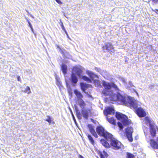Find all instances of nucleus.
I'll list each match as a JSON object with an SVG mask.
<instances>
[{
	"label": "nucleus",
	"mask_w": 158,
	"mask_h": 158,
	"mask_svg": "<svg viewBox=\"0 0 158 158\" xmlns=\"http://www.w3.org/2000/svg\"><path fill=\"white\" fill-rule=\"evenodd\" d=\"M74 93L78 98V99H82L83 98V96L80 92L77 90H75Z\"/></svg>",
	"instance_id": "nucleus-14"
},
{
	"label": "nucleus",
	"mask_w": 158,
	"mask_h": 158,
	"mask_svg": "<svg viewBox=\"0 0 158 158\" xmlns=\"http://www.w3.org/2000/svg\"><path fill=\"white\" fill-rule=\"evenodd\" d=\"M56 2H57L59 4H61L62 3L61 2L60 0H55Z\"/></svg>",
	"instance_id": "nucleus-30"
},
{
	"label": "nucleus",
	"mask_w": 158,
	"mask_h": 158,
	"mask_svg": "<svg viewBox=\"0 0 158 158\" xmlns=\"http://www.w3.org/2000/svg\"><path fill=\"white\" fill-rule=\"evenodd\" d=\"M96 131L99 135L103 136L106 139L108 137L110 138L111 137V134L106 131L102 126L97 127L96 128Z\"/></svg>",
	"instance_id": "nucleus-7"
},
{
	"label": "nucleus",
	"mask_w": 158,
	"mask_h": 158,
	"mask_svg": "<svg viewBox=\"0 0 158 158\" xmlns=\"http://www.w3.org/2000/svg\"><path fill=\"white\" fill-rule=\"evenodd\" d=\"M102 84L105 89L102 91V93L105 96H109V100L114 102L118 101L122 104L134 109L136 108L138 105H139L140 103L134 98L130 97L126 98L123 96V92L114 83L103 81Z\"/></svg>",
	"instance_id": "nucleus-1"
},
{
	"label": "nucleus",
	"mask_w": 158,
	"mask_h": 158,
	"mask_svg": "<svg viewBox=\"0 0 158 158\" xmlns=\"http://www.w3.org/2000/svg\"><path fill=\"white\" fill-rule=\"evenodd\" d=\"M97 71L99 72H101V70L99 69H97Z\"/></svg>",
	"instance_id": "nucleus-40"
},
{
	"label": "nucleus",
	"mask_w": 158,
	"mask_h": 158,
	"mask_svg": "<svg viewBox=\"0 0 158 158\" xmlns=\"http://www.w3.org/2000/svg\"><path fill=\"white\" fill-rule=\"evenodd\" d=\"M129 83L131 86L132 87L134 86L131 82L129 81Z\"/></svg>",
	"instance_id": "nucleus-34"
},
{
	"label": "nucleus",
	"mask_w": 158,
	"mask_h": 158,
	"mask_svg": "<svg viewBox=\"0 0 158 158\" xmlns=\"http://www.w3.org/2000/svg\"><path fill=\"white\" fill-rule=\"evenodd\" d=\"M135 92L137 94V95L138 96V93H137V92H136V91H135Z\"/></svg>",
	"instance_id": "nucleus-48"
},
{
	"label": "nucleus",
	"mask_w": 158,
	"mask_h": 158,
	"mask_svg": "<svg viewBox=\"0 0 158 158\" xmlns=\"http://www.w3.org/2000/svg\"><path fill=\"white\" fill-rule=\"evenodd\" d=\"M100 157H101V158H105V157H104V156L102 154H100Z\"/></svg>",
	"instance_id": "nucleus-36"
},
{
	"label": "nucleus",
	"mask_w": 158,
	"mask_h": 158,
	"mask_svg": "<svg viewBox=\"0 0 158 158\" xmlns=\"http://www.w3.org/2000/svg\"><path fill=\"white\" fill-rule=\"evenodd\" d=\"M65 34H66V35L67 36V37L69 39H70V38L69 37V35H68V34L67 32V31H66L65 32Z\"/></svg>",
	"instance_id": "nucleus-37"
},
{
	"label": "nucleus",
	"mask_w": 158,
	"mask_h": 158,
	"mask_svg": "<svg viewBox=\"0 0 158 158\" xmlns=\"http://www.w3.org/2000/svg\"><path fill=\"white\" fill-rule=\"evenodd\" d=\"M157 11H158V10H157Z\"/></svg>",
	"instance_id": "nucleus-50"
},
{
	"label": "nucleus",
	"mask_w": 158,
	"mask_h": 158,
	"mask_svg": "<svg viewBox=\"0 0 158 158\" xmlns=\"http://www.w3.org/2000/svg\"><path fill=\"white\" fill-rule=\"evenodd\" d=\"M104 154H105V156H106L107 155V154L106 153V152H105V151H103Z\"/></svg>",
	"instance_id": "nucleus-38"
},
{
	"label": "nucleus",
	"mask_w": 158,
	"mask_h": 158,
	"mask_svg": "<svg viewBox=\"0 0 158 158\" xmlns=\"http://www.w3.org/2000/svg\"><path fill=\"white\" fill-rule=\"evenodd\" d=\"M94 83L95 86L97 87H98L100 85L99 81L98 80H95L94 81Z\"/></svg>",
	"instance_id": "nucleus-24"
},
{
	"label": "nucleus",
	"mask_w": 158,
	"mask_h": 158,
	"mask_svg": "<svg viewBox=\"0 0 158 158\" xmlns=\"http://www.w3.org/2000/svg\"><path fill=\"white\" fill-rule=\"evenodd\" d=\"M64 50H63L61 48H60V49H59V51L63 55H64Z\"/></svg>",
	"instance_id": "nucleus-27"
},
{
	"label": "nucleus",
	"mask_w": 158,
	"mask_h": 158,
	"mask_svg": "<svg viewBox=\"0 0 158 158\" xmlns=\"http://www.w3.org/2000/svg\"><path fill=\"white\" fill-rule=\"evenodd\" d=\"M17 79H18V81H20L21 79H20V77L19 76H18V77H17Z\"/></svg>",
	"instance_id": "nucleus-35"
},
{
	"label": "nucleus",
	"mask_w": 158,
	"mask_h": 158,
	"mask_svg": "<svg viewBox=\"0 0 158 158\" xmlns=\"http://www.w3.org/2000/svg\"><path fill=\"white\" fill-rule=\"evenodd\" d=\"M127 158H134V156L132 154L127 152Z\"/></svg>",
	"instance_id": "nucleus-23"
},
{
	"label": "nucleus",
	"mask_w": 158,
	"mask_h": 158,
	"mask_svg": "<svg viewBox=\"0 0 158 158\" xmlns=\"http://www.w3.org/2000/svg\"><path fill=\"white\" fill-rule=\"evenodd\" d=\"M104 114L107 116L106 118L108 121L110 123L113 125L116 124L115 120L114 118H109L108 115L109 114H114L115 111L114 108L112 107H107L104 111Z\"/></svg>",
	"instance_id": "nucleus-3"
},
{
	"label": "nucleus",
	"mask_w": 158,
	"mask_h": 158,
	"mask_svg": "<svg viewBox=\"0 0 158 158\" xmlns=\"http://www.w3.org/2000/svg\"><path fill=\"white\" fill-rule=\"evenodd\" d=\"M144 123H146L150 127V131L152 136L154 137L156 134V127L152 123V121L150 118L148 117H146L143 121Z\"/></svg>",
	"instance_id": "nucleus-4"
},
{
	"label": "nucleus",
	"mask_w": 158,
	"mask_h": 158,
	"mask_svg": "<svg viewBox=\"0 0 158 158\" xmlns=\"http://www.w3.org/2000/svg\"><path fill=\"white\" fill-rule=\"evenodd\" d=\"M100 142L102 145L106 148H109L110 145L108 143L105 139H102L100 140Z\"/></svg>",
	"instance_id": "nucleus-16"
},
{
	"label": "nucleus",
	"mask_w": 158,
	"mask_h": 158,
	"mask_svg": "<svg viewBox=\"0 0 158 158\" xmlns=\"http://www.w3.org/2000/svg\"><path fill=\"white\" fill-rule=\"evenodd\" d=\"M31 29V31H32L34 33V31H33V28H32H32H30Z\"/></svg>",
	"instance_id": "nucleus-41"
},
{
	"label": "nucleus",
	"mask_w": 158,
	"mask_h": 158,
	"mask_svg": "<svg viewBox=\"0 0 158 158\" xmlns=\"http://www.w3.org/2000/svg\"><path fill=\"white\" fill-rule=\"evenodd\" d=\"M28 23V26L30 27V28H32V26L31 25V23L30 22H29Z\"/></svg>",
	"instance_id": "nucleus-32"
},
{
	"label": "nucleus",
	"mask_w": 158,
	"mask_h": 158,
	"mask_svg": "<svg viewBox=\"0 0 158 158\" xmlns=\"http://www.w3.org/2000/svg\"><path fill=\"white\" fill-rule=\"evenodd\" d=\"M71 114H72V116H73V117H74V116L73 115V113L72 112H71Z\"/></svg>",
	"instance_id": "nucleus-47"
},
{
	"label": "nucleus",
	"mask_w": 158,
	"mask_h": 158,
	"mask_svg": "<svg viewBox=\"0 0 158 158\" xmlns=\"http://www.w3.org/2000/svg\"><path fill=\"white\" fill-rule=\"evenodd\" d=\"M90 112V110L89 109H83L81 110V114L84 118L87 119L89 116V114Z\"/></svg>",
	"instance_id": "nucleus-12"
},
{
	"label": "nucleus",
	"mask_w": 158,
	"mask_h": 158,
	"mask_svg": "<svg viewBox=\"0 0 158 158\" xmlns=\"http://www.w3.org/2000/svg\"><path fill=\"white\" fill-rule=\"evenodd\" d=\"M89 131L95 137L97 138L98 135L97 133H96L95 131L94 130V128H93V127L91 125H89Z\"/></svg>",
	"instance_id": "nucleus-13"
},
{
	"label": "nucleus",
	"mask_w": 158,
	"mask_h": 158,
	"mask_svg": "<svg viewBox=\"0 0 158 158\" xmlns=\"http://www.w3.org/2000/svg\"><path fill=\"white\" fill-rule=\"evenodd\" d=\"M88 95V97L89 98H92V96L91 95Z\"/></svg>",
	"instance_id": "nucleus-42"
},
{
	"label": "nucleus",
	"mask_w": 158,
	"mask_h": 158,
	"mask_svg": "<svg viewBox=\"0 0 158 158\" xmlns=\"http://www.w3.org/2000/svg\"><path fill=\"white\" fill-rule=\"evenodd\" d=\"M157 141L158 143V137L157 139ZM150 144L151 147L154 149H158V144L154 140L151 139L150 141Z\"/></svg>",
	"instance_id": "nucleus-11"
},
{
	"label": "nucleus",
	"mask_w": 158,
	"mask_h": 158,
	"mask_svg": "<svg viewBox=\"0 0 158 158\" xmlns=\"http://www.w3.org/2000/svg\"><path fill=\"white\" fill-rule=\"evenodd\" d=\"M81 89L83 91L86 90L88 87V85L84 83H80Z\"/></svg>",
	"instance_id": "nucleus-18"
},
{
	"label": "nucleus",
	"mask_w": 158,
	"mask_h": 158,
	"mask_svg": "<svg viewBox=\"0 0 158 158\" xmlns=\"http://www.w3.org/2000/svg\"><path fill=\"white\" fill-rule=\"evenodd\" d=\"M153 3L156 4L158 3V0H151Z\"/></svg>",
	"instance_id": "nucleus-31"
},
{
	"label": "nucleus",
	"mask_w": 158,
	"mask_h": 158,
	"mask_svg": "<svg viewBox=\"0 0 158 158\" xmlns=\"http://www.w3.org/2000/svg\"><path fill=\"white\" fill-rule=\"evenodd\" d=\"M103 50H106L109 52L114 53V50L112 44L110 43H107L104 46L102 47Z\"/></svg>",
	"instance_id": "nucleus-9"
},
{
	"label": "nucleus",
	"mask_w": 158,
	"mask_h": 158,
	"mask_svg": "<svg viewBox=\"0 0 158 158\" xmlns=\"http://www.w3.org/2000/svg\"><path fill=\"white\" fill-rule=\"evenodd\" d=\"M77 102L80 106L82 109L84 108L85 104L83 100L82 99H78Z\"/></svg>",
	"instance_id": "nucleus-15"
},
{
	"label": "nucleus",
	"mask_w": 158,
	"mask_h": 158,
	"mask_svg": "<svg viewBox=\"0 0 158 158\" xmlns=\"http://www.w3.org/2000/svg\"><path fill=\"white\" fill-rule=\"evenodd\" d=\"M118 125L120 128V130H122L123 129V126L122 124L121 123L119 122H118Z\"/></svg>",
	"instance_id": "nucleus-25"
},
{
	"label": "nucleus",
	"mask_w": 158,
	"mask_h": 158,
	"mask_svg": "<svg viewBox=\"0 0 158 158\" xmlns=\"http://www.w3.org/2000/svg\"><path fill=\"white\" fill-rule=\"evenodd\" d=\"M122 81L123 83H124L125 82V80L124 79H123Z\"/></svg>",
	"instance_id": "nucleus-43"
},
{
	"label": "nucleus",
	"mask_w": 158,
	"mask_h": 158,
	"mask_svg": "<svg viewBox=\"0 0 158 158\" xmlns=\"http://www.w3.org/2000/svg\"><path fill=\"white\" fill-rule=\"evenodd\" d=\"M133 131V128L131 127H128L125 130V134L129 141L131 142L133 141L132 134Z\"/></svg>",
	"instance_id": "nucleus-8"
},
{
	"label": "nucleus",
	"mask_w": 158,
	"mask_h": 158,
	"mask_svg": "<svg viewBox=\"0 0 158 158\" xmlns=\"http://www.w3.org/2000/svg\"><path fill=\"white\" fill-rule=\"evenodd\" d=\"M135 110L137 114L140 117H144L146 115L145 111L141 108H138Z\"/></svg>",
	"instance_id": "nucleus-10"
},
{
	"label": "nucleus",
	"mask_w": 158,
	"mask_h": 158,
	"mask_svg": "<svg viewBox=\"0 0 158 158\" xmlns=\"http://www.w3.org/2000/svg\"><path fill=\"white\" fill-rule=\"evenodd\" d=\"M73 120H74V121L75 122V123H76V120H75V118L74 117H73Z\"/></svg>",
	"instance_id": "nucleus-44"
},
{
	"label": "nucleus",
	"mask_w": 158,
	"mask_h": 158,
	"mask_svg": "<svg viewBox=\"0 0 158 158\" xmlns=\"http://www.w3.org/2000/svg\"><path fill=\"white\" fill-rule=\"evenodd\" d=\"M56 84L60 88L61 87H62V85L61 84V82L56 77Z\"/></svg>",
	"instance_id": "nucleus-21"
},
{
	"label": "nucleus",
	"mask_w": 158,
	"mask_h": 158,
	"mask_svg": "<svg viewBox=\"0 0 158 158\" xmlns=\"http://www.w3.org/2000/svg\"><path fill=\"white\" fill-rule=\"evenodd\" d=\"M57 47L59 49H60V48L58 46V45H57Z\"/></svg>",
	"instance_id": "nucleus-45"
},
{
	"label": "nucleus",
	"mask_w": 158,
	"mask_h": 158,
	"mask_svg": "<svg viewBox=\"0 0 158 158\" xmlns=\"http://www.w3.org/2000/svg\"><path fill=\"white\" fill-rule=\"evenodd\" d=\"M68 92L69 93V94L72 96V92H71V91L70 90H68Z\"/></svg>",
	"instance_id": "nucleus-33"
},
{
	"label": "nucleus",
	"mask_w": 158,
	"mask_h": 158,
	"mask_svg": "<svg viewBox=\"0 0 158 158\" xmlns=\"http://www.w3.org/2000/svg\"><path fill=\"white\" fill-rule=\"evenodd\" d=\"M115 116L116 118L121 121L124 125H129L130 123V121L128 119L127 117L119 112H116Z\"/></svg>",
	"instance_id": "nucleus-5"
},
{
	"label": "nucleus",
	"mask_w": 158,
	"mask_h": 158,
	"mask_svg": "<svg viewBox=\"0 0 158 158\" xmlns=\"http://www.w3.org/2000/svg\"><path fill=\"white\" fill-rule=\"evenodd\" d=\"M61 69L64 74L66 73L67 71V67L66 65L62 64L61 66Z\"/></svg>",
	"instance_id": "nucleus-17"
},
{
	"label": "nucleus",
	"mask_w": 158,
	"mask_h": 158,
	"mask_svg": "<svg viewBox=\"0 0 158 158\" xmlns=\"http://www.w3.org/2000/svg\"><path fill=\"white\" fill-rule=\"evenodd\" d=\"M24 92L25 93H27V94H29L30 93H31L30 87L28 86L27 87L26 89L24 91Z\"/></svg>",
	"instance_id": "nucleus-22"
},
{
	"label": "nucleus",
	"mask_w": 158,
	"mask_h": 158,
	"mask_svg": "<svg viewBox=\"0 0 158 158\" xmlns=\"http://www.w3.org/2000/svg\"><path fill=\"white\" fill-rule=\"evenodd\" d=\"M79 158H84V157L81 155H79Z\"/></svg>",
	"instance_id": "nucleus-39"
},
{
	"label": "nucleus",
	"mask_w": 158,
	"mask_h": 158,
	"mask_svg": "<svg viewBox=\"0 0 158 158\" xmlns=\"http://www.w3.org/2000/svg\"><path fill=\"white\" fill-rule=\"evenodd\" d=\"M86 73L89 76L90 78L92 80L93 79L94 76H97L94 74L92 72L89 71H87Z\"/></svg>",
	"instance_id": "nucleus-19"
},
{
	"label": "nucleus",
	"mask_w": 158,
	"mask_h": 158,
	"mask_svg": "<svg viewBox=\"0 0 158 158\" xmlns=\"http://www.w3.org/2000/svg\"><path fill=\"white\" fill-rule=\"evenodd\" d=\"M32 18H34V17L33 16H32Z\"/></svg>",
	"instance_id": "nucleus-49"
},
{
	"label": "nucleus",
	"mask_w": 158,
	"mask_h": 158,
	"mask_svg": "<svg viewBox=\"0 0 158 158\" xmlns=\"http://www.w3.org/2000/svg\"><path fill=\"white\" fill-rule=\"evenodd\" d=\"M45 120L48 122L50 124L51 122V120L49 116H48V118Z\"/></svg>",
	"instance_id": "nucleus-26"
},
{
	"label": "nucleus",
	"mask_w": 158,
	"mask_h": 158,
	"mask_svg": "<svg viewBox=\"0 0 158 158\" xmlns=\"http://www.w3.org/2000/svg\"><path fill=\"white\" fill-rule=\"evenodd\" d=\"M61 27L62 29L65 32L66 31H67L65 28V27H64V26L63 25V24L62 23V24L61 25Z\"/></svg>",
	"instance_id": "nucleus-28"
},
{
	"label": "nucleus",
	"mask_w": 158,
	"mask_h": 158,
	"mask_svg": "<svg viewBox=\"0 0 158 158\" xmlns=\"http://www.w3.org/2000/svg\"><path fill=\"white\" fill-rule=\"evenodd\" d=\"M26 19H27V22L28 23H29V22H30V21L28 20V19H27V18H26Z\"/></svg>",
	"instance_id": "nucleus-46"
},
{
	"label": "nucleus",
	"mask_w": 158,
	"mask_h": 158,
	"mask_svg": "<svg viewBox=\"0 0 158 158\" xmlns=\"http://www.w3.org/2000/svg\"><path fill=\"white\" fill-rule=\"evenodd\" d=\"M77 116L78 118H79V119L81 118V114H80V113H77Z\"/></svg>",
	"instance_id": "nucleus-29"
},
{
	"label": "nucleus",
	"mask_w": 158,
	"mask_h": 158,
	"mask_svg": "<svg viewBox=\"0 0 158 158\" xmlns=\"http://www.w3.org/2000/svg\"><path fill=\"white\" fill-rule=\"evenodd\" d=\"M106 139L108 141L110 140V144L114 149L117 150L121 148L122 144L121 142L114 138L112 134L111 137H108Z\"/></svg>",
	"instance_id": "nucleus-6"
},
{
	"label": "nucleus",
	"mask_w": 158,
	"mask_h": 158,
	"mask_svg": "<svg viewBox=\"0 0 158 158\" xmlns=\"http://www.w3.org/2000/svg\"><path fill=\"white\" fill-rule=\"evenodd\" d=\"M87 137L91 143L92 144H94V141L92 136L88 134Z\"/></svg>",
	"instance_id": "nucleus-20"
},
{
	"label": "nucleus",
	"mask_w": 158,
	"mask_h": 158,
	"mask_svg": "<svg viewBox=\"0 0 158 158\" xmlns=\"http://www.w3.org/2000/svg\"><path fill=\"white\" fill-rule=\"evenodd\" d=\"M83 70L84 68L80 65L76 66L73 68L71 75V81L73 86H75V84L78 81V79L75 74H76L79 77L82 78L88 82H91V80L88 77L81 75Z\"/></svg>",
	"instance_id": "nucleus-2"
}]
</instances>
